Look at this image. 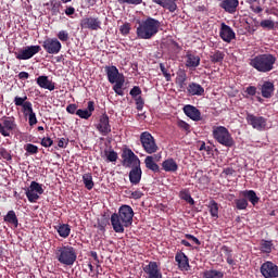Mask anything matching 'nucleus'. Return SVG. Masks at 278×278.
Wrapping results in <instances>:
<instances>
[{
	"instance_id": "f257e3e1",
	"label": "nucleus",
	"mask_w": 278,
	"mask_h": 278,
	"mask_svg": "<svg viewBox=\"0 0 278 278\" xmlns=\"http://www.w3.org/2000/svg\"><path fill=\"white\" fill-rule=\"evenodd\" d=\"M134 224V208L124 204L119 207L118 213L111 215V225L115 233H125V227H131Z\"/></svg>"
},
{
	"instance_id": "f03ea898",
	"label": "nucleus",
	"mask_w": 278,
	"mask_h": 278,
	"mask_svg": "<svg viewBox=\"0 0 278 278\" xmlns=\"http://www.w3.org/2000/svg\"><path fill=\"white\" fill-rule=\"evenodd\" d=\"M138 24L136 35L140 40H151L160 31V27H162V23L159 20L150 16L139 21Z\"/></svg>"
},
{
	"instance_id": "7ed1b4c3",
	"label": "nucleus",
	"mask_w": 278,
	"mask_h": 278,
	"mask_svg": "<svg viewBox=\"0 0 278 278\" xmlns=\"http://www.w3.org/2000/svg\"><path fill=\"white\" fill-rule=\"evenodd\" d=\"M277 56L270 53L257 54L249 61L250 66L257 73H270V71L275 70Z\"/></svg>"
},
{
	"instance_id": "20e7f679",
	"label": "nucleus",
	"mask_w": 278,
	"mask_h": 278,
	"mask_svg": "<svg viewBox=\"0 0 278 278\" xmlns=\"http://www.w3.org/2000/svg\"><path fill=\"white\" fill-rule=\"evenodd\" d=\"M55 258L63 266H73L77 262V250L72 245L58 247L55 251Z\"/></svg>"
},
{
	"instance_id": "39448f33",
	"label": "nucleus",
	"mask_w": 278,
	"mask_h": 278,
	"mask_svg": "<svg viewBox=\"0 0 278 278\" xmlns=\"http://www.w3.org/2000/svg\"><path fill=\"white\" fill-rule=\"evenodd\" d=\"M213 138L223 147L231 148L236 144L233 137H231V132H229V129L225 126L213 127Z\"/></svg>"
},
{
	"instance_id": "423d86ee",
	"label": "nucleus",
	"mask_w": 278,
	"mask_h": 278,
	"mask_svg": "<svg viewBox=\"0 0 278 278\" xmlns=\"http://www.w3.org/2000/svg\"><path fill=\"white\" fill-rule=\"evenodd\" d=\"M140 142L143 151H146L148 155H153V153L160 151V147H157V143L155 142V137L149 131L141 132Z\"/></svg>"
},
{
	"instance_id": "0eeeda50",
	"label": "nucleus",
	"mask_w": 278,
	"mask_h": 278,
	"mask_svg": "<svg viewBox=\"0 0 278 278\" xmlns=\"http://www.w3.org/2000/svg\"><path fill=\"white\" fill-rule=\"evenodd\" d=\"M15 131H18L16 118L8 116L2 117L0 121V134L3 138H10Z\"/></svg>"
},
{
	"instance_id": "6e6552de",
	"label": "nucleus",
	"mask_w": 278,
	"mask_h": 278,
	"mask_svg": "<svg viewBox=\"0 0 278 278\" xmlns=\"http://www.w3.org/2000/svg\"><path fill=\"white\" fill-rule=\"evenodd\" d=\"M122 165L125 168H136L140 166V159L131 149L126 148L122 152Z\"/></svg>"
},
{
	"instance_id": "1a4fd4ad",
	"label": "nucleus",
	"mask_w": 278,
	"mask_h": 278,
	"mask_svg": "<svg viewBox=\"0 0 278 278\" xmlns=\"http://www.w3.org/2000/svg\"><path fill=\"white\" fill-rule=\"evenodd\" d=\"M29 203H36L40 199V194H45L42 185L36 181H31L29 188L25 192Z\"/></svg>"
},
{
	"instance_id": "9d476101",
	"label": "nucleus",
	"mask_w": 278,
	"mask_h": 278,
	"mask_svg": "<svg viewBox=\"0 0 278 278\" xmlns=\"http://www.w3.org/2000/svg\"><path fill=\"white\" fill-rule=\"evenodd\" d=\"M42 48L40 46H26L20 49L17 52H14L16 60H31L34 55L40 53Z\"/></svg>"
},
{
	"instance_id": "9b49d317",
	"label": "nucleus",
	"mask_w": 278,
	"mask_h": 278,
	"mask_svg": "<svg viewBox=\"0 0 278 278\" xmlns=\"http://www.w3.org/2000/svg\"><path fill=\"white\" fill-rule=\"evenodd\" d=\"M42 48L49 55H58L62 51V42L58 38H47L42 42Z\"/></svg>"
},
{
	"instance_id": "f8f14e48",
	"label": "nucleus",
	"mask_w": 278,
	"mask_h": 278,
	"mask_svg": "<svg viewBox=\"0 0 278 278\" xmlns=\"http://www.w3.org/2000/svg\"><path fill=\"white\" fill-rule=\"evenodd\" d=\"M245 121L248 125H251V127L257 131H264V129H266L267 119L264 116H256L254 114L248 113Z\"/></svg>"
},
{
	"instance_id": "ddd939ff",
	"label": "nucleus",
	"mask_w": 278,
	"mask_h": 278,
	"mask_svg": "<svg viewBox=\"0 0 278 278\" xmlns=\"http://www.w3.org/2000/svg\"><path fill=\"white\" fill-rule=\"evenodd\" d=\"M143 273L146 278H163L160 263L155 261H150L148 265H144Z\"/></svg>"
},
{
	"instance_id": "4468645a",
	"label": "nucleus",
	"mask_w": 278,
	"mask_h": 278,
	"mask_svg": "<svg viewBox=\"0 0 278 278\" xmlns=\"http://www.w3.org/2000/svg\"><path fill=\"white\" fill-rule=\"evenodd\" d=\"M101 25H103V23L98 16L84 17L80 21V27L83 29H90L91 31H99V29H101Z\"/></svg>"
},
{
	"instance_id": "2eb2a0df",
	"label": "nucleus",
	"mask_w": 278,
	"mask_h": 278,
	"mask_svg": "<svg viewBox=\"0 0 278 278\" xmlns=\"http://www.w3.org/2000/svg\"><path fill=\"white\" fill-rule=\"evenodd\" d=\"M13 103L16 105V108H22L24 116H28L29 114L34 113V105L30 101H27V96H16L13 100Z\"/></svg>"
},
{
	"instance_id": "dca6fc26",
	"label": "nucleus",
	"mask_w": 278,
	"mask_h": 278,
	"mask_svg": "<svg viewBox=\"0 0 278 278\" xmlns=\"http://www.w3.org/2000/svg\"><path fill=\"white\" fill-rule=\"evenodd\" d=\"M261 274L264 278H278L277 264L266 261L261 265Z\"/></svg>"
},
{
	"instance_id": "f3484780",
	"label": "nucleus",
	"mask_w": 278,
	"mask_h": 278,
	"mask_svg": "<svg viewBox=\"0 0 278 278\" xmlns=\"http://www.w3.org/2000/svg\"><path fill=\"white\" fill-rule=\"evenodd\" d=\"M97 130L101 136H108L112 134V125H110V116L102 114L99 123L96 125Z\"/></svg>"
},
{
	"instance_id": "a211bd4d",
	"label": "nucleus",
	"mask_w": 278,
	"mask_h": 278,
	"mask_svg": "<svg viewBox=\"0 0 278 278\" xmlns=\"http://www.w3.org/2000/svg\"><path fill=\"white\" fill-rule=\"evenodd\" d=\"M219 36L224 42H231V40H236V33L233 31V28L225 23H222Z\"/></svg>"
},
{
	"instance_id": "6ab92c4d",
	"label": "nucleus",
	"mask_w": 278,
	"mask_h": 278,
	"mask_svg": "<svg viewBox=\"0 0 278 278\" xmlns=\"http://www.w3.org/2000/svg\"><path fill=\"white\" fill-rule=\"evenodd\" d=\"M260 86L261 94L263 99H271L275 94V83L270 80L263 81Z\"/></svg>"
},
{
	"instance_id": "aec40b11",
	"label": "nucleus",
	"mask_w": 278,
	"mask_h": 278,
	"mask_svg": "<svg viewBox=\"0 0 278 278\" xmlns=\"http://www.w3.org/2000/svg\"><path fill=\"white\" fill-rule=\"evenodd\" d=\"M175 262L177 263L179 270H190V260L182 251L176 253Z\"/></svg>"
},
{
	"instance_id": "412c9836",
	"label": "nucleus",
	"mask_w": 278,
	"mask_h": 278,
	"mask_svg": "<svg viewBox=\"0 0 278 278\" xmlns=\"http://www.w3.org/2000/svg\"><path fill=\"white\" fill-rule=\"evenodd\" d=\"M184 114L188 116L191 121L199 123L201 121V111L192 104H187L182 108Z\"/></svg>"
},
{
	"instance_id": "4be33fe9",
	"label": "nucleus",
	"mask_w": 278,
	"mask_h": 278,
	"mask_svg": "<svg viewBox=\"0 0 278 278\" xmlns=\"http://www.w3.org/2000/svg\"><path fill=\"white\" fill-rule=\"evenodd\" d=\"M128 177L132 186H138V184H140L142 180V167H140V165L137 167H131Z\"/></svg>"
},
{
	"instance_id": "5701e85b",
	"label": "nucleus",
	"mask_w": 278,
	"mask_h": 278,
	"mask_svg": "<svg viewBox=\"0 0 278 278\" xmlns=\"http://www.w3.org/2000/svg\"><path fill=\"white\" fill-rule=\"evenodd\" d=\"M36 81L39 88H43L45 90H50V92H53V90H55V83H53V80H50L49 76H39L36 79Z\"/></svg>"
},
{
	"instance_id": "b1692460",
	"label": "nucleus",
	"mask_w": 278,
	"mask_h": 278,
	"mask_svg": "<svg viewBox=\"0 0 278 278\" xmlns=\"http://www.w3.org/2000/svg\"><path fill=\"white\" fill-rule=\"evenodd\" d=\"M104 71L106 73V77H108L110 84H114V83H116V79H118L119 77H123V74H121V72H118V67H116L114 65L105 66Z\"/></svg>"
},
{
	"instance_id": "393cba45",
	"label": "nucleus",
	"mask_w": 278,
	"mask_h": 278,
	"mask_svg": "<svg viewBox=\"0 0 278 278\" xmlns=\"http://www.w3.org/2000/svg\"><path fill=\"white\" fill-rule=\"evenodd\" d=\"M238 5H240V1L238 0H223L219 8L228 12V14H233L238 10Z\"/></svg>"
},
{
	"instance_id": "a878e982",
	"label": "nucleus",
	"mask_w": 278,
	"mask_h": 278,
	"mask_svg": "<svg viewBox=\"0 0 278 278\" xmlns=\"http://www.w3.org/2000/svg\"><path fill=\"white\" fill-rule=\"evenodd\" d=\"M187 92L191 94V97H203L205 89L198 83H190L187 87Z\"/></svg>"
},
{
	"instance_id": "bb28decb",
	"label": "nucleus",
	"mask_w": 278,
	"mask_h": 278,
	"mask_svg": "<svg viewBox=\"0 0 278 278\" xmlns=\"http://www.w3.org/2000/svg\"><path fill=\"white\" fill-rule=\"evenodd\" d=\"M92 112H94V101H89L86 110L78 109L76 111V116H79V118H84L85 121H88V118L92 116Z\"/></svg>"
},
{
	"instance_id": "cd10ccee",
	"label": "nucleus",
	"mask_w": 278,
	"mask_h": 278,
	"mask_svg": "<svg viewBox=\"0 0 278 278\" xmlns=\"http://www.w3.org/2000/svg\"><path fill=\"white\" fill-rule=\"evenodd\" d=\"M201 64V56L187 52L186 54V67L187 68H197Z\"/></svg>"
},
{
	"instance_id": "c85d7f7f",
	"label": "nucleus",
	"mask_w": 278,
	"mask_h": 278,
	"mask_svg": "<svg viewBox=\"0 0 278 278\" xmlns=\"http://www.w3.org/2000/svg\"><path fill=\"white\" fill-rule=\"evenodd\" d=\"M153 3L161 5L164 10H168V12H176L177 11V0H152Z\"/></svg>"
},
{
	"instance_id": "c756f323",
	"label": "nucleus",
	"mask_w": 278,
	"mask_h": 278,
	"mask_svg": "<svg viewBox=\"0 0 278 278\" xmlns=\"http://www.w3.org/2000/svg\"><path fill=\"white\" fill-rule=\"evenodd\" d=\"M162 167L165 173H177L179 165L173 159H167L162 163Z\"/></svg>"
},
{
	"instance_id": "7c9ffc66",
	"label": "nucleus",
	"mask_w": 278,
	"mask_h": 278,
	"mask_svg": "<svg viewBox=\"0 0 278 278\" xmlns=\"http://www.w3.org/2000/svg\"><path fill=\"white\" fill-rule=\"evenodd\" d=\"M241 195L248 201H250V203H252V205H257L260 203V198L257 197V193H255L254 190H245L241 192Z\"/></svg>"
},
{
	"instance_id": "2f4dec72",
	"label": "nucleus",
	"mask_w": 278,
	"mask_h": 278,
	"mask_svg": "<svg viewBox=\"0 0 278 278\" xmlns=\"http://www.w3.org/2000/svg\"><path fill=\"white\" fill-rule=\"evenodd\" d=\"M3 220L9 225H13L15 229L18 227V217L16 216V212L14 211H9L3 217Z\"/></svg>"
},
{
	"instance_id": "473e14b6",
	"label": "nucleus",
	"mask_w": 278,
	"mask_h": 278,
	"mask_svg": "<svg viewBox=\"0 0 278 278\" xmlns=\"http://www.w3.org/2000/svg\"><path fill=\"white\" fill-rule=\"evenodd\" d=\"M222 252L224 253V255L226 257L227 264H229V266H236V261L233 260V254H232L233 251L231 250V248H229L227 245H223Z\"/></svg>"
},
{
	"instance_id": "72a5a7b5",
	"label": "nucleus",
	"mask_w": 278,
	"mask_h": 278,
	"mask_svg": "<svg viewBox=\"0 0 278 278\" xmlns=\"http://www.w3.org/2000/svg\"><path fill=\"white\" fill-rule=\"evenodd\" d=\"M144 164H146V168H148V170H152V173H160V165H157V163H155V161L153 160V156L149 155L144 159Z\"/></svg>"
},
{
	"instance_id": "f704fd0d",
	"label": "nucleus",
	"mask_w": 278,
	"mask_h": 278,
	"mask_svg": "<svg viewBox=\"0 0 278 278\" xmlns=\"http://www.w3.org/2000/svg\"><path fill=\"white\" fill-rule=\"evenodd\" d=\"M113 90L115 94H118L119 97H123L125 92L123 91V86H125V77L122 75L119 78H116V81L114 83Z\"/></svg>"
},
{
	"instance_id": "c9c22d12",
	"label": "nucleus",
	"mask_w": 278,
	"mask_h": 278,
	"mask_svg": "<svg viewBox=\"0 0 278 278\" xmlns=\"http://www.w3.org/2000/svg\"><path fill=\"white\" fill-rule=\"evenodd\" d=\"M55 229L61 238H68L71 236V225L68 224H60Z\"/></svg>"
},
{
	"instance_id": "e433bc0d",
	"label": "nucleus",
	"mask_w": 278,
	"mask_h": 278,
	"mask_svg": "<svg viewBox=\"0 0 278 278\" xmlns=\"http://www.w3.org/2000/svg\"><path fill=\"white\" fill-rule=\"evenodd\" d=\"M212 218L218 219V210L219 206L215 200H211L208 204L206 205Z\"/></svg>"
},
{
	"instance_id": "4c0bfd02",
	"label": "nucleus",
	"mask_w": 278,
	"mask_h": 278,
	"mask_svg": "<svg viewBox=\"0 0 278 278\" xmlns=\"http://www.w3.org/2000/svg\"><path fill=\"white\" fill-rule=\"evenodd\" d=\"M203 278H225V273L216 269H208L203 273Z\"/></svg>"
},
{
	"instance_id": "58836bf2",
	"label": "nucleus",
	"mask_w": 278,
	"mask_h": 278,
	"mask_svg": "<svg viewBox=\"0 0 278 278\" xmlns=\"http://www.w3.org/2000/svg\"><path fill=\"white\" fill-rule=\"evenodd\" d=\"M260 251H262V253H273V241H268L264 239L261 240Z\"/></svg>"
},
{
	"instance_id": "ea45409f",
	"label": "nucleus",
	"mask_w": 278,
	"mask_h": 278,
	"mask_svg": "<svg viewBox=\"0 0 278 278\" xmlns=\"http://www.w3.org/2000/svg\"><path fill=\"white\" fill-rule=\"evenodd\" d=\"M210 60L212 64H218L225 60V52L220 50H216L211 56Z\"/></svg>"
},
{
	"instance_id": "a19ab883",
	"label": "nucleus",
	"mask_w": 278,
	"mask_h": 278,
	"mask_svg": "<svg viewBox=\"0 0 278 278\" xmlns=\"http://www.w3.org/2000/svg\"><path fill=\"white\" fill-rule=\"evenodd\" d=\"M83 181L87 190H92L94 188V181H92V174L87 173L83 175Z\"/></svg>"
},
{
	"instance_id": "79ce46f5",
	"label": "nucleus",
	"mask_w": 278,
	"mask_h": 278,
	"mask_svg": "<svg viewBox=\"0 0 278 278\" xmlns=\"http://www.w3.org/2000/svg\"><path fill=\"white\" fill-rule=\"evenodd\" d=\"M186 81H188V75L186 72H180L177 74L176 77V84L179 88L184 89L186 88Z\"/></svg>"
},
{
	"instance_id": "37998d69",
	"label": "nucleus",
	"mask_w": 278,
	"mask_h": 278,
	"mask_svg": "<svg viewBox=\"0 0 278 278\" xmlns=\"http://www.w3.org/2000/svg\"><path fill=\"white\" fill-rule=\"evenodd\" d=\"M179 197L182 201H186L187 203H189V205H194V199H192V195L190 194V191L188 190H181L179 192Z\"/></svg>"
},
{
	"instance_id": "c03bdc74",
	"label": "nucleus",
	"mask_w": 278,
	"mask_h": 278,
	"mask_svg": "<svg viewBox=\"0 0 278 278\" xmlns=\"http://www.w3.org/2000/svg\"><path fill=\"white\" fill-rule=\"evenodd\" d=\"M24 151H26L28 155H37L39 150H38V146L34 143H26L24 146Z\"/></svg>"
},
{
	"instance_id": "a18cd8bd",
	"label": "nucleus",
	"mask_w": 278,
	"mask_h": 278,
	"mask_svg": "<svg viewBox=\"0 0 278 278\" xmlns=\"http://www.w3.org/2000/svg\"><path fill=\"white\" fill-rule=\"evenodd\" d=\"M237 210H247L249 201L245 198L235 200Z\"/></svg>"
},
{
	"instance_id": "49530a36",
	"label": "nucleus",
	"mask_w": 278,
	"mask_h": 278,
	"mask_svg": "<svg viewBox=\"0 0 278 278\" xmlns=\"http://www.w3.org/2000/svg\"><path fill=\"white\" fill-rule=\"evenodd\" d=\"M60 8H62L61 2H58V1L51 2L52 16H58V14H60Z\"/></svg>"
},
{
	"instance_id": "de8ad7c7",
	"label": "nucleus",
	"mask_w": 278,
	"mask_h": 278,
	"mask_svg": "<svg viewBox=\"0 0 278 278\" xmlns=\"http://www.w3.org/2000/svg\"><path fill=\"white\" fill-rule=\"evenodd\" d=\"M134 101L136 103V109L138 110V112H142V110H144V99L142 98V96L135 98Z\"/></svg>"
},
{
	"instance_id": "09e8293b",
	"label": "nucleus",
	"mask_w": 278,
	"mask_h": 278,
	"mask_svg": "<svg viewBox=\"0 0 278 278\" xmlns=\"http://www.w3.org/2000/svg\"><path fill=\"white\" fill-rule=\"evenodd\" d=\"M260 26L263 27V29H275V22L270 20H263L260 23Z\"/></svg>"
},
{
	"instance_id": "8fccbe9b",
	"label": "nucleus",
	"mask_w": 278,
	"mask_h": 278,
	"mask_svg": "<svg viewBox=\"0 0 278 278\" xmlns=\"http://www.w3.org/2000/svg\"><path fill=\"white\" fill-rule=\"evenodd\" d=\"M117 3L121 5H140L142 4V0H117Z\"/></svg>"
},
{
	"instance_id": "3c124183",
	"label": "nucleus",
	"mask_w": 278,
	"mask_h": 278,
	"mask_svg": "<svg viewBox=\"0 0 278 278\" xmlns=\"http://www.w3.org/2000/svg\"><path fill=\"white\" fill-rule=\"evenodd\" d=\"M119 31L122 36H129V33L131 31V24L125 23L119 27Z\"/></svg>"
},
{
	"instance_id": "603ef678",
	"label": "nucleus",
	"mask_w": 278,
	"mask_h": 278,
	"mask_svg": "<svg viewBox=\"0 0 278 278\" xmlns=\"http://www.w3.org/2000/svg\"><path fill=\"white\" fill-rule=\"evenodd\" d=\"M245 99H249V97H255L257 94V87L255 86H249L245 88Z\"/></svg>"
},
{
	"instance_id": "864d4df0",
	"label": "nucleus",
	"mask_w": 278,
	"mask_h": 278,
	"mask_svg": "<svg viewBox=\"0 0 278 278\" xmlns=\"http://www.w3.org/2000/svg\"><path fill=\"white\" fill-rule=\"evenodd\" d=\"M160 71L162 72L166 81H170L172 79L170 73H168V70L166 68V65H164V63H160Z\"/></svg>"
},
{
	"instance_id": "5fc2aeb1",
	"label": "nucleus",
	"mask_w": 278,
	"mask_h": 278,
	"mask_svg": "<svg viewBox=\"0 0 278 278\" xmlns=\"http://www.w3.org/2000/svg\"><path fill=\"white\" fill-rule=\"evenodd\" d=\"M129 94L130 97H132V99H137L138 97H140V94H142V89H140V87L138 86H135L130 89Z\"/></svg>"
},
{
	"instance_id": "6e6d98bb",
	"label": "nucleus",
	"mask_w": 278,
	"mask_h": 278,
	"mask_svg": "<svg viewBox=\"0 0 278 278\" xmlns=\"http://www.w3.org/2000/svg\"><path fill=\"white\" fill-rule=\"evenodd\" d=\"M177 125H178L179 129H184V131H187V134H190V124H188L184 119H179L177 122Z\"/></svg>"
},
{
	"instance_id": "4d7b16f0",
	"label": "nucleus",
	"mask_w": 278,
	"mask_h": 278,
	"mask_svg": "<svg viewBox=\"0 0 278 278\" xmlns=\"http://www.w3.org/2000/svg\"><path fill=\"white\" fill-rule=\"evenodd\" d=\"M41 147L49 149V147H53V139L51 137H43L40 142Z\"/></svg>"
},
{
	"instance_id": "13d9d810",
	"label": "nucleus",
	"mask_w": 278,
	"mask_h": 278,
	"mask_svg": "<svg viewBox=\"0 0 278 278\" xmlns=\"http://www.w3.org/2000/svg\"><path fill=\"white\" fill-rule=\"evenodd\" d=\"M58 38L61 40V42H68V31L66 30H61L58 33Z\"/></svg>"
},
{
	"instance_id": "bf43d9fd",
	"label": "nucleus",
	"mask_w": 278,
	"mask_h": 278,
	"mask_svg": "<svg viewBox=\"0 0 278 278\" xmlns=\"http://www.w3.org/2000/svg\"><path fill=\"white\" fill-rule=\"evenodd\" d=\"M167 47L174 52L180 51L181 49V47H179V43L175 40L168 41Z\"/></svg>"
},
{
	"instance_id": "052dcab7",
	"label": "nucleus",
	"mask_w": 278,
	"mask_h": 278,
	"mask_svg": "<svg viewBox=\"0 0 278 278\" xmlns=\"http://www.w3.org/2000/svg\"><path fill=\"white\" fill-rule=\"evenodd\" d=\"M27 116H28V124H29L30 127H34V125L38 124V118L36 117L35 112L29 113Z\"/></svg>"
},
{
	"instance_id": "680f3d73",
	"label": "nucleus",
	"mask_w": 278,
	"mask_h": 278,
	"mask_svg": "<svg viewBox=\"0 0 278 278\" xmlns=\"http://www.w3.org/2000/svg\"><path fill=\"white\" fill-rule=\"evenodd\" d=\"M142 197H144V193L140 190H136L130 191L129 199H135L136 201H138V199H142Z\"/></svg>"
},
{
	"instance_id": "e2e57ef3",
	"label": "nucleus",
	"mask_w": 278,
	"mask_h": 278,
	"mask_svg": "<svg viewBox=\"0 0 278 278\" xmlns=\"http://www.w3.org/2000/svg\"><path fill=\"white\" fill-rule=\"evenodd\" d=\"M0 155L3 157V160H7V162H10L12 160V154H10V151H8L5 148H2L0 150Z\"/></svg>"
},
{
	"instance_id": "0e129e2a",
	"label": "nucleus",
	"mask_w": 278,
	"mask_h": 278,
	"mask_svg": "<svg viewBox=\"0 0 278 278\" xmlns=\"http://www.w3.org/2000/svg\"><path fill=\"white\" fill-rule=\"evenodd\" d=\"M185 238L187 240H191V242H194V244H197L198 247H201V240H199V238L194 237V235L186 233Z\"/></svg>"
},
{
	"instance_id": "69168bd1",
	"label": "nucleus",
	"mask_w": 278,
	"mask_h": 278,
	"mask_svg": "<svg viewBox=\"0 0 278 278\" xmlns=\"http://www.w3.org/2000/svg\"><path fill=\"white\" fill-rule=\"evenodd\" d=\"M106 159L109 160V162H116V160H118V153H116V151L114 150H111L106 155Z\"/></svg>"
},
{
	"instance_id": "338daca9",
	"label": "nucleus",
	"mask_w": 278,
	"mask_h": 278,
	"mask_svg": "<svg viewBox=\"0 0 278 278\" xmlns=\"http://www.w3.org/2000/svg\"><path fill=\"white\" fill-rule=\"evenodd\" d=\"M58 147L60 149H66L68 147V139L66 138H60L58 142Z\"/></svg>"
},
{
	"instance_id": "774afa93",
	"label": "nucleus",
	"mask_w": 278,
	"mask_h": 278,
	"mask_svg": "<svg viewBox=\"0 0 278 278\" xmlns=\"http://www.w3.org/2000/svg\"><path fill=\"white\" fill-rule=\"evenodd\" d=\"M66 112L68 114H77V104H68L66 106Z\"/></svg>"
}]
</instances>
